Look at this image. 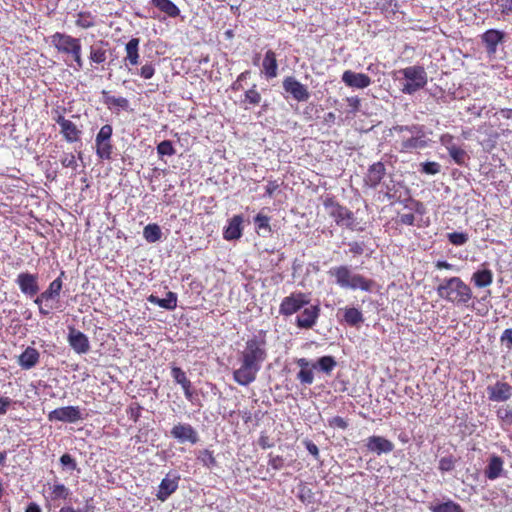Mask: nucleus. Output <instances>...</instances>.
Segmentation results:
<instances>
[{
  "instance_id": "f257e3e1",
  "label": "nucleus",
  "mask_w": 512,
  "mask_h": 512,
  "mask_svg": "<svg viewBox=\"0 0 512 512\" xmlns=\"http://www.w3.org/2000/svg\"><path fill=\"white\" fill-rule=\"evenodd\" d=\"M267 359V342L265 334L260 332L245 342V346L238 354L239 368L233 371V380L241 385L248 386L253 383L263 362Z\"/></svg>"
},
{
  "instance_id": "f03ea898",
  "label": "nucleus",
  "mask_w": 512,
  "mask_h": 512,
  "mask_svg": "<svg viewBox=\"0 0 512 512\" xmlns=\"http://www.w3.org/2000/svg\"><path fill=\"white\" fill-rule=\"evenodd\" d=\"M438 296L455 306L469 307L473 299L471 287L460 277L444 278L436 288Z\"/></svg>"
},
{
  "instance_id": "7ed1b4c3",
  "label": "nucleus",
  "mask_w": 512,
  "mask_h": 512,
  "mask_svg": "<svg viewBox=\"0 0 512 512\" xmlns=\"http://www.w3.org/2000/svg\"><path fill=\"white\" fill-rule=\"evenodd\" d=\"M50 43L58 54L70 59L73 62V68L79 71L83 68L84 60L82 57L81 39L65 32H55L50 36Z\"/></svg>"
},
{
  "instance_id": "20e7f679",
  "label": "nucleus",
  "mask_w": 512,
  "mask_h": 512,
  "mask_svg": "<svg viewBox=\"0 0 512 512\" xmlns=\"http://www.w3.org/2000/svg\"><path fill=\"white\" fill-rule=\"evenodd\" d=\"M393 131L397 134L408 133L409 138L405 141H396L397 148L402 153H411L417 149H423L427 146L424 127L419 124L396 125Z\"/></svg>"
},
{
  "instance_id": "39448f33",
  "label": "nucleus",
  "mask_w": 512,
  "mask_h": 512,
  "mask_svg": "<svg viewBox=\"0 0 512 512\" xmlns=\"http://www.w3.org/2000/svg\"><path fill=\"white\" fill-rule=\"evenodd\" d=\"M403 75L406 83L403 84L401 92L404 94L412 95L417 91L423 89L427 84V73L425 68L421 65H414L399 70Z\"/></svg>"
},
{
  "instance_id": "423d86ee",
  "label": "nucleus",
  "mask_w": 512,
  "mask_h": 512,
  "mask_svg": "<svg viewBox=\"0 0 512 512\" xmlns=\"http://www.w3.org/2000/svg\"><path fill=\"white\" fill-rule=\"evenodd\" d=\"M112 135L113 127L110 124L103 125L96 135L95 153L100 160L109 161L112 159L114 149Z\"/></svg>"
},
{
  "instance_id": "0eeeda50",
  "label": "nucleus",
  "mask_w": 512,
  "mask_h": 512,
  "mask_svg": "<svg viewBox=\"0 0 512 512\" xmlns=\"http://www.w3.org/2000/svg\"><path fill=\"white\" fill-rule=\"evenodd\" d=\"M310 302L309 297L302 292H294L284 297L279 306V313L283 316H291L300 311Z\"/></svg>"
},
{
  "instance_id": "6e6552de",
  "label": "nucleus",
  "mask_w": 512,
  "mask_h": 512,
  "mask_svg": "<svg viewBox=\"0 0 512 512\" xmlns=\"http://www.w3.org/2000/svg\"><path fill=\"white\" fill-rule=\"evenodd\" d=\"M109 42L98 40L89 46L88 60L93 69L103 66L108 59Z\"/></svg>"
},
{
  "instance_id": "1a4fd4ad",
  "label": "nucleus",
  "mask_w": 512,
  "mask_h": 512,
  "mask_svg": "<svg viewBox=\"0 0 512 512\" xmlns=\"http://www.w3.org/2000/svg\"><path fill=\"white\" fill-rule=\"evenodd\" d=\"M71 495L70 489L64 484L55 481L52 484H48L47 494L44 495L46 507H50L52 504L55 507L59 506L60 501H66Z\"/></svg>"
},
{
  "instance_id": "9d476101",
  "label": "nucleus",
  "mask_w": 512,
  "mask_h": 512,
  "mask_svg": "<svg viewBox=\"0 0 512 512\" xmlns=\"http://www.w3.org/2000/svg\"><path fill=\"white\" fill-rule=\"evenodd\" d=\"M82 413L78 406H65L56 408L49 412V421H61L65 423H75L82 420Z\"/></svg>"
},
{
  "instance_id": "9b49d317",
  "label": "nucleus",
  "mask_w": 512,
  "mask_h": 512,
  "mask_svg": "<svg viewBox=\"0 0 512 512\" xmlns=\"http://www.w3.org/2000/svg\"><path fill=\"white\" fill-rule=\"evenodd\" d=\"M282 86L284 91L289 93L292 98L298 102H304L310 98V93L307 87L293 76L285 77L283 79Z\"/></svg>"
},
{
  "instance_id": "f8f14e48",
  "label": "nucleus",
  "mask_w": 512,
  "mask_h": 512,
  "mask_svg": "<svg viewBox=\"0 0 512 512\" xmlns=\"http://www.w3.org/2000/svg\"><path fill=\"white\" fill-rule=\"evenodd\" d=\"M68 343L77 354H86L90 350L88 337L75 327H69Z\"/></svg>"
},
{
  "instance_id": "ddd939ff",
  "label": "nucleus",
  "mask_w": 512,
  "mask_h": 512,
  "mask_svg": "<svg viewBox=\"0 0 512 512\" xmlns=\"http://www.w3.org/2000/svg\"><path fill=\"white\" fill-rule=\"evenodd\" d=\"M16 283L20 291L27 296H34L39 291L38 276L29 272H22L17 276Z\"/></svg>"
},
{
  "instance_id": "4468645a",
  "label": "nucleus",
  "mask_w": 512,
  "mask_h": 512,
  "mask_svg": "<svg viewBox=\"0 0 512 512\" xmlns=\"http://www.w3.org/2000/svg\"><path fill=\"white\" fill-rule=\"evenodd\" d=\"M488 398L493 402H505L512 396V386L504 381H497L487 387Z\"/></svg>"
},
{
  "instance_id": "2eb2a0df",
  "label": "nucleus",
  "mask_w": 512,
  "mask_h": 512,
  "mask_svg": "<svg viewBox=\"0 0 512 512\" xmlns=\"http://www.w3.org/2000/svg\"><path fill=\"white\" fill-rule=\"evenodd\" d=\"M170 434L173 438L177 439L179 442H190L191 444H195L198 442V434L196 430L187 423H179L174 425L170 431Z\"/></svg>"
},
{
  "instance_id": "dca6fc26",
  "label": "nucleus",
  "mask_w": 512,
  "mask_h": 512,
  "mask_svg": "<svg viewBox=\"0 0 512 512\" xmlns=\"http://www.w3.org/2000/svg\"><path fill=\"white\" fill-rule=\"evenodd\" d=\"M278 66L276 52L272 49L266 50L261 65L262 75L267 80L276 78L278 76Z\"/></svg>"
},
{
  "instance_id": "f3484780",
  "label": "nucleus",
  "mask_w": 512,
  "mask_h": 512,
  "mask_svg": "<svg viewBox=\"0 0 512 512\" xmlns=\"http://www.w3.org/2000/svg\"><path fill=\"white\" fill-rule=\"evenodd\" d=\"M55 121L61 127L60 132L67 142L74 143L80 140L81 130L76 126V124L66 119L61 114L55 118Z\"/></svg>"
},
{
  "instance_id": "a211bd4d",
  "label": "nucleus",
  "mask_w": 512,
  "mask_h": 512,
  "mask_svg": "<svg viewBox=\"0 0 512 512\" xmlns=\"http://www.w3.org/2000/svg\"><path fill=\"white\" fill-rule=\"evenodd\" d=\"M180 476L168 473L160 482L156 497L158 500L166 501L177 489L179 485Z\"/></svg>"
},
{
  "instance_id": "6ab92c4d",
  "label": "nucleus",
  "mask_w": 512,
  "mask_h": 512,
  "mask_svg": "<svg viewBox=\"0 0 512 512\" xmlns=\"http://www.w3.org/2000/svg\"><path fill=\"white\" fill-rule=\"evenodd\" d=\"M366 447L370 452L378 455L390 453L394 450V444L382 436H370L366 440Z\"/></svg>"
},
{
  "instance_id": "aec40b11",
  "label": "nucleus",
  "mask_w": 512,
  "mask_h": 512,
  "mask_svg": "<svg viewBox=\"0 0 512 512\" xmlns=\"http://www.w3.org/2000/svg\"><path fill=\"white\" fill-rule=\"evenodd\" d=\"M295 363L300 367L297 373V380L303 385H311L314 382V372L316 368L315 364H311L306 358H298Z\"/></svg>"
},
{
  "instance_id": "412c9836",
  "label": "nucleus",
  "mask_w": 512,
  "mask_h": 512,
  "mask_svg": "<svg viewBox=\"0 0 512 512\" xmlns=\"http://www.w3.org/2000/svg\"><path fill=\"white\" fill-rule=\"evenodd\" d=\"M320 309L318 306L312 305L305 308L296 318V325L299 328L310 329L312 328L319 316Z\"/></svg>"
},
{
  "instance_id": "4be33fe9",
  "label": "nucleus",
  "mask_w": 512,
  "mask_h": 512,
  "mask_svg": "<svg viewBox=\"0 0 512 512\" xmlns=\"http://www.w3.org/2000/svg\"><path fill=\"white\" fill-rule=\"evenodd\" d=\"M504 32L497 29H489L481 35L482 42L488 54H495L497 46L504 40Z\"/></svg>"
},
{
  "instance_id": "5701e85b",
  "label": "nucleus",
  "mask_w": 512,
  "mask_h": 512,
  "mask_svg": "<svg viewBox=\"0 0 512 512\" xmlns=\"http://www.w3.org/2000/svg\"><path fill=\"white\" fill-rule=\"evenodd\" d=\"M171 376L177 384L181 385L186 399L192 400L193 387L186 373L180 367L173 365L171 367Z\"/></svg>"
},
{
  "instance_id": "b1692460",
  "label": "nucleus",
  "mask_w": 512,
  "mask_h": 512,
  "mask_svg": "<svg viewBox=\"0 0 512 512\" xmlns=\"http://www.w3.org/2000/svg\"><path fill=\"white\" fill-rule=\"evenodd\" d=\"M103 103L107 106L109 110L115 111L119 113V111H127L129 110L130 103L129 100L125 97H115L110 95L109 91L103 90L101 92Z\"/></svg>"
},
{
  "instance_id": "393cba45",
  "label": "nucleus",
  "mask_w": 512,
  "mask_h": 512,
  "mask_svg": "<svg viewBox=\"0 0 512 512\" xmlns=\"http://www.w3.org/2000/svg\"><path fill=\"white\" fill-rule=\"evenodd\" d=\"M139 38H131L125 45L126 56L124 62L126 66H137L140 60Z\"/></svg>"
},
{
  "instance_id": "a878e982",
  "label": "nucleus",
  "mask_w": 512,
  "mask_h": 512,
  "mask_svg": "<svg viewBox=\"0 0 512 512\" xmlns=\"http://www.w3.org/2000/svg\"><path fill=\"white\" fill-rule=\"evenodd\" d=\"M242 223L241 215L233 216L223 232V238L228 241L239 239L242 236Z\"/></svg>"
},
{
  "instance_id": "bb28decb",
  "label": "nucleus",
  "mask_w": 512,
  "mask_h": 512,
  "mask_svg": "<svg viewBox=\"0 0 512 512\" xmlns=\"http://www.w3.org/2000/svg\"><path fill=\"white\" fill-rule=\"evenodd\" d=\"M40 354L34 347H27L18 357V364L25 370L36 366L39 362Z\"/></svg>"
},
{
  "instance_id": "cd10ccee",
  "label": "nucleus",
  "mask_w": 512,
  "mask_h": 512,
  "mask_svg": "<svg viewBox=\"0 0 512 512\" xmlns=\"http://www.w3.org/2000/svg\"><path fill=\"white\" fill-rule=\"evenodd\" d=\"M503 459L498 455H492L489 458L488 464L484 470L485 477L489 480L499 478L503 472Z\"/></svg>"
},
{
  "instance_id": "c85d7f7f",
  "label": "nucleus",
  "mask_w": 512,
  "mask_h": 512,
  "mask_svg": "<svg viewBox=\"0 0 512 512\" xmlns=\"http://www.w3.org/2000/svg\"><path fill=\"white\" fill-rule=\"evenodd\" d=\"M385 175V166L382 162L374 163L368 169L365 177V183L369 187H376Z\"/></svg>"
},
{
  "instance_id": "c756f323",
  "label": "nucleus",
  "mask_w": 512,
  "mask_h": 512,
  "mask_svg": "<svg viewBox=\"0 0 512 512\" xmlns=\"http://www.w3.org/2000/svg\"><path fill=\"white\" fill-rule=\"evenodd\" d=\"M147 300L167 310H174L177 307V294L172 291L167 292L166 297L163 299L151 294L147 297Z\"/></svg>"
},
{
  "instance_id": "7c9ffc66",
  "label": "nucleus",
  "mask_w": 512,
  "mask_h": 512,
  "mask_svg": "<svg viewBox=\"0 0 512 512\" xmlns=\"http://www.w3.org/2000/svg\"><path fill=\"white\" fill-rule=\"evenodd\" d=\"M64 276L65 271H61L60 275L49 284L48 288L44 292L41 293V299H45V301H48L50 299L58 298L62 290V278Z\"/></svg>"
},
{
  "instance_id": "2f4dec72",
  "label": "nucleus",
  "mask_w": 512,
  "mask_h": 512,
  "mask_svg": "<svg viewBox=\"0 0 512 512\" xmlns=\"http://www.w3.org/2000/svg\"><path fill=\"white\" fill-rule=\"evenodd\" d=\"M329 275L335 277L337 284L342 287L352 286V279L349 269L346 266L333 267L329 270Z\"/></svg>"
},
{
  "instance_id": "473e14b6",
  "label": "nucleus",
  "mask_w": 512,
  "mask_h": 512,
  "mask_svg": "<svg viewBox=\"0 0 512 512\" xmlns=\"http://www.w3.org/2000/svg\"><path fill=\"white\" fill-rule=\"evenodd\" d=\"M151 4L170 18L180 15V9L171 0H151Z\"/></svg>"
},
{
  "instance_id": "72a5a7b5",
  "label": "nucleus",
  "mask_w": 512,
  "mask_h": 512,
  "mask_svg": "<svg viewBox=\"0 0 512 512\" xmlns=\"http://www.w3.org/2000/svg\"><path fill=\"white\" fill-rule=\"evenodd\" d=\"M472 281L478 288H484L492 284L493 272L490 269L477 270L472 275Z\"/></svg>"
},
{
  "instance_id": "f704fd0d",
  "label": "nucleus",
  "mask_w": 512,
  "mask_h": 512,
  "mask_svg": "<svg viewBox=\"0 0 512 512\" xmlns=\"http://www.w3.org/2000/svg\"><path fill=\"white\" fill-rule=\"evenodd\" d=\"M143 237L148 243H155L162 237V231L158 224H148L143 229Z\"/></svg>"
},
{
  "instance_id": "c9c22d12",
  "label": "nucleus",
  "mask_w": 512,
  "mask_h": 512,
  "mask_svg": "<svg viewBox=\"0 0 512 512\" xmlns=\"http://www.w3.org/2000/svg\"><path fill=\"white\" fill-rule=\"evenodd\" d=\"M77 27L81 29H89L95 26L96 19L95 16L92 15L89 11H81L77 14V19L75 21Z\"/></svg>"
},
{
  "instance_id": "e433bc0d",
  "label": "nucleus",
  "mask_w": 512,
  "mask_h": 512,
  "mask_svg": "<svg viewBox=\"0 0 512 512\" xmlns=\"http://www.w3.org/2000/svg\"><path fill=\"white\" fill-rule=\"evenodd\" d=\"M261 100L262 96L257 89V85L253 84L251 88L245 91L242 103L256 106L260 104Z\"/></svg>"
},
{
  "instance_id": "4c0bfd02",
  "label": "nucleus",
  "mask_w": 512,
  "mask_h": 512,
  "mask_svg": "<svg viewBox=\"0 0 512 512\" xmlns=\"http://www.w3.org/2000/svg\"><path fill=\"white\" fill-rule=\"evenodd\" d=\"M430 510L431 512H464L463 508L452 500L431 506Z\"/></svg>"
},
{
  "instance_id": "58836bf2",
  "label": "nucleus",
  "mask_w": 512,
  "mask_h": 512,
  "mask_svg": "<svg viewBox=\"0 0 512 512\" xmlns=\"http://www.w3.org/2000/svg\"><path fill=\"white\" fill-rule=\"evenodd\" d=\"M496 415L502 427L512 425V407L501 406L497 409Z\"/></svg>"
},
{
  "instance_id": "ea45409f",
  "label": "nucleus",
  "mask_w": 512,
  "mask_h": 512,
  "mask_svg": "<svg viewBox=\"0 0 512 512\" xmlns=\"http://www.w3.org/2000/svg\"><path fill=\"white\" fill-rule=\"evenodd\" d=\"M315 365L316 368L318 367L321 371L329 374L336 366V361L332 356H323L318 359Z\"/></svg>"
},
{
  "instance_id": "a19ab883",
  "label": "nucleus",
  "mask_w": 512,
  "mask_h": 512,
  "mask_svg": "<svg viewBox=\"0 0 512 512\" xmlns=\"http://www.w3.org/2000/svg\"><path fill=\"white\" fill-rule=\"evenodd\" d=\"M448 153L456 164H458V165L465 164V161L467 159V153L461 147L451 146L450 151H448Z\"/></svg>"
},
{
  "instance_id": "79ce46f5",
  "label": "nucleus",
  "mask_w": 512,
  "mask_h": 512,
  "mask_svg": "<svg viewBox=\"0 0 512 512\" xmlns=\"http://www.w3.org/2000/svg\"><path fill=\"white\" fill-rule=\"evenodd\" d=\"M377 8L384 14H395L398 4L395 0H380L377 2Z\"/></svg>"
},
{
  "instance_id": "37998d69",
  "label": "nucleus",
  "mask_w": 512,
  "mask_h": 512,
  "mask_svg": "<svg viewBox=\"0 0 512 512\" xmlns=\"http://www.w3.org/2000/svg\"><path fill=\"white\" fill-rule=\"evenodd\" d=\"M254 223L256 226V229L259 230H265L267 232H271V226H270V217L267 215H264L262 213H258L254 218Z\"/></svg>"
},
{
  "instance_id": "c03bdc74",
  "label": "nucleus",
  "mask_w": 512,
  "mask_h": 512,
  "mask_svg": "<svg viewBox=\"0 0 512 512\" xmlns=\"http://www.w3.org/2000/svg\"><path fill=\"white\" fill-rule=\"evenodd\" d=\"M198 459L203 463L204 466H206L207 468H212V467H215L217 465V461H216V458L213 454V451L211 450H208V449H205L203 450Z\"/></svg>"
},
{
  "instance_id": "a18cd8bd",
  "label": "nucleus",
  "mask_w": 512,
  "mask_h": 512,
  "mask_svg": "<svg viewBox=\"0 0 512 512\" xmlns=\"http://www.w3.org/2000/svg\"><path fill=\"white\" fill-rule=\"evenodd\" d=\"M456 459L453 455L442 457L439 460L438 469L441 472H450L455 468Z\"/></svg>"
},
{
  "instance_id": "49530a36",
  "label": "nucleus",
  "mask_w": 512,
  "mask_h": 512,
  "mask_svg": "<svg viewBox=\"0 0 512 512\" xmlns=\"http://www.w3.org/2000/svg\"><path fill=\"white\" fill-rule=\"evenodd\" d=\"M157 153L159 156H172L175 149L170 140H164L157 145Z\"/></svg>"
},
{
  "instance_id": "de8ad7c7",
  "label": "nucleus",
  "mask_w": 512,
  "mask_h": 512,
  "mask_svg": "<svg viewBox=\"0 0 512 512\" xmlns=\"http://www.w3.org/2000/svg\"><path fill=\"white\" fill-rule=\"evenodd\" d=\"M447 237L449 242L456 246L464 245L469 239L468 234L463 232H452Z\"/></svg>"
},
{
  "instance_id": "09e8293b",
  "label": "nucleus",
  "mask_w": 512,
  "mask_h": 512,
  "mask_svg": "<svg viewBox=\"0 0 512 512\" xmlns=\"http://www.w3.org/2000/svg\"><path fill=\"white\" fill-rule=\"evenodd\" d=\"M395 222L399 225L413 226L415 223V215L411 211L406 213H398Z\"/></svg>"
},
{
  "instance_id": "8fccbe9b",
  "label": "nucleus",
  "mask_w": 512,
  "mask_h": 512,
  "mask_svg": "<svg viewBox=\"0 0 512 512\" xmlns=\"http://www.w3.org/2000/svg\"><path fill=\"white\" fill-rule=\"evenodd\" d=\"M268 465L273 470H281L285 465L284 457L281 455H274L273 453H269L268 455Z\"/></svg>"
},
{
  "instance_id": "3c124183",
  "label": "nucleus",
  "mask_w": 512,
  "mask_h": 512,
  "mask_svg": "<svg viewBox=\"0 0 512 512\" xmlns=\"http://www.w3.org/2000/svg\"><path fill=\"white\" fill-rule=\"evenodd\" d=\"M441 170V165L438 162L429 161L421 164V172L428 175L438 174Z\"/></svg>"
},
{
  "instance_id": "603ef678",
  "label": "nucleus",
  "mask_w": 512,
  "mask_h": 512,
  "mask_svg": "<svg viewBox=\"0 0 512 512\" xmlns=\"http://www.w3.org/2000/svg\"><path fill=\"white\" fill-rule=\"evenodd\" d=\"M491 5H497L501 14H512V0H491Z\"/></svg>"
},
{
  "instance_id": "864d4df0",
  "label": "nucleus",
  "mask_w": 512,
  "mask_h": 512,
  "mask_svg": "<svg viewBox=\"0 0 512 512\" xmlns=\"http://www.w3.org/2000/svg\"><path fill=\"white\" fill-rule=\"evenodd\" d=\"M371 83V79L369 76L363 73H354V87L356 88H365L369 86Z\"/></svg>"
},
{
  "instance_id": "5fc2aeb1",
  "label": "nucleus",
  "mask_w": 512,
  "mask_h": 512,
  "mask_svg": "<svg viewBox=\"0 0 512 512\" xmlns=\"http://www.w3.org/2000/svg\"><path fill=\"white\" fill-rule=\"evenodd\" d=\"M373 282L370 280H366L361 276L354 275V289L360 288L362 290L368 291L371 289Z\"/></svg>"
},
{
  "instance_id": "6e6d98bb",
  "label": "nucleus",
  "mask_w": 512,
  "mask_h": 512,
  "mask_svg": "<svg viewBox=\"0 0 512 512\" xmlns=\"http://www.w3.org/2000/svg\"><path fill=\"white\" fill-rule=\"evenodd\" d=\"M155 74V67L152 63H146L139 70V75L148 80L151 79Z\"/></svg>"
},
{
  "instance_id": "4d7b16f0",
  "label": "nucleus",
  "mask_w": 512,
  "mask_h": 512,
  "mask_svg": "<svg viewBox=\"0 0 512 512\" xmlns=\"http://www.w3.org/2000/svg\"><path fill=\"white\" fill-rule=\"evenodd\" d=\"M60 463L63 467H68L70 470H75L77 468L76 460L68 453L63 454L60 457Z\"/></svg>"
},
{
  "instance_id": "13d9d810",
  "label": "nucleus",
  "mask_w": 512,
  "mask_h": 512,
  "mask_svg": "<svg viewBox=\"0 0 512 512\" xmlns=\"http://www.w3.org/2000/svg\"><path fill=\"white\" fill-rule=\"evenodd\" d=\"M61 164L63 167L71 168L73 170H76V168L78 166L76 158H75L74 154H72V153L65 154L63 156V158L61 159Z\"/></svg>"
},
{
  "instance_id": "bf43d9fd",
  "label": "nucleus",
  "mask_w": 512,
  "mask_h": 512,
  "mask_svg": "<svg viewBox=\"0 0 512 512\" xmlns=\"http://www.w3.org/2000/svg\"><path fill=\"white\" fill-rule=\"evenodd\" d=\"M303 444L304 446L306 447V449L308 450V452L316 459L318 460L319 457H320V452H319V449L317 447V445L312 442L311 440L309 439H304L303 440Z\"/></svg>"
},
{
  "instance_id": "052dcab7",
  "label": "nucleus",
  "mask_w": 512,
  "mask_h": 512,
  "mask_svg": "<svg viewBox=\"0 0 512 512\" xmlns=\"http://www.w3.org/2000/svg\"><path fill=\"white\" fill-rule=\"evenodd\" d=\"M508 350L512 349V328L505 329L500 337Z\"/></svg>"
},
{
  "instance_id": "680f3d73",
  "label": "nucleus",
  "mask_w": 512,
  "mask_h": 512,
  "mask_svg": "<svg viewBox=\"0 0 512 512\" xmlns=\"http://www.w3.org/2000/svg\"><path fill=\"white\" fill-rule=\"evenodd\" d=\"M329 426L333 428L345 429L347 428L348 423L342 417L335 416L329 420Z\"/></svg>"
},
{
  "instance_id": "e2e57ef3",
  "label": "nucleus",
  "mask_w": 512,
  "mask_h": 512,
  "mask_svg": "<svg viewBox=\"0 0 512 512\" xmlns=\"http://www.w3.org/2000/svg\"><path fill=\"white\" fill-rule=\"evenodd\" d=\"M280 188V184L277 180H270L265 188V195L272 197L273 194Z\"/></svg>"
},
{
  "instance_id": "0e129e2a",
  "label": "nucleus",
  "mask_w": 512,
  "mask_h": 512,
  "mask_svg": "<svg viewBox=\"0 0 512 512\" xmlns=\"http://www.w3.org/2000/svg\"><path fill=\"white\" fill-rule=\"evenodd\" d=\"M440 142L446 147L448 151H450L451 146H456L454 144V136L449 133L443 134L440 137Z\"/></svg>"
},
{
  "instance_id": "69168bd1",
  "label": "nucleus",
  "mask_w": 512,
  "mask_h": 512,
  "mask_svg": "<svg viewBox=\"0 0 512 512\" xmlns=\"http://www.w3.org/2000/svg\"><path fill=\"white\" fill-rule=\"evenodd\" d=\"M129 418L132 419L134 422H137L140 415H141V407L140 406H130L127 411Z\"/></svg>"
},
{
  "instance_id": "338daca9",
  "label": "nucleus",
  "mask_w": 512,
  "mask_h": 512,
  "mask_svg": "<svg viewBox=\"0 0 512 512\" xmlns=\"http://www.w3.org/2000/svg\"><path fill=\"white\" fill-rule=\"evenodd\" d=\"M12 400L9 397H0V415L7 413Z\"/></svg>"
},
{
  "instance_id": "774afa93",
  "label": "nucleus",
  "mask_w": 512,
  "mask_h": 512,
  "mask_svg": "<svg viewBox=\"0 0 512 512\" xmlns=\"http://www.w3.org/2000/svg\"><path fill=\"white\" fill-rule=\"evenodd\" d=\"M258 443L262 449H268L273 446V443L271 442L269 436L264 435V434L260 435V437L258 439Z\"/></svg>"
}]
</instances>
